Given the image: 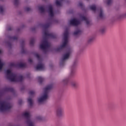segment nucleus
Instances as JSON below:
<instances>
[{"label":"nucleus","instance_id":"16","mask_svg":"<svg viewBox=\"0 0 126 126\" xmlns=\"http://www.w3.org/2000/svg\"><path fill=\"white\" fill-rule=\"evenodd\" d=\"M81 19L82 20L86 21V24L87 25H89V23H90V22L88 20V19H87V18L84 16H81Z\"/></svg>","mask_w":126,"mask_h":126},{"label":"nucleus","instance_id":"17","mask_svg":"<svg viewBox=\"0 0 126 126\" xmlns=\"http://www.w3.org/2000/svg\"><path fill=\"white\" fill-rule=\"evenodd\" d=\"M99 33L101 34V35H104V34L106 33V27H103L99 29Z\"/></svg>","mask_w":126,"mask_h":126},{"label":"nucleus","instance_id":"13","mask_svg":"<svg viewBox=\"0 0 126 126\" xmlns=\"http://www.w3.org/2000/svg\"><path fill=\"white\" fill-rule=\"evenodd\" d=\"M75 66H76V62H74L73 65L71 67V76L74 75V73L75 72Z\"/></svg>","mask_w":126,"mask_h":126},{"label":"nucleus","instance_id":"25","mask_svg":"<svg viewBox=\"0 0 126 126\" xmlns=\"http://www.w3.org/2000/svg\"><path fill=\"white\" fill-rule=\"evenodd\" d=\"M28 102L29 103L30 106H32L33 105V101H32V98H29L28 99Z\"/></svg>","mask_w":126,"mask_h":126},{"label":"nucleus","instance_id":"34","mask_svg":"<svg viewBox=\"0 0 126 126\" xmlns=\"http://www.w3.org/2000/svg\"><path fill=\"white\" fill-rule=\"evenodd\" d=\"M35 57L36 58H37V59H38V60H40V55H39V54H35Z\"/></svg>","mask_w":126,"mask_h":126},{"label":"nucleus","instance_id":"35","mask_svg":"<svg viewBox=\"0 0 126 126\" xmlns=\"http://www.w3.org/2000/svg\"><path fill=\"white\" fill-rule=\"evenodd\" d=\"M14 4L15 5H17L18 4V0H15Z\"/></svg>","mask_w":126,"mask_h":126},{"label":"nucleus","instance_id":"1","mask_svg":"<svg viewBox=\"0 0 126 126\" xmlns=\"http://www.w3.org/2000/svg\"><path fill=\"white\" fill-rule=\"evenodd\" d=\"M7 78L12 82H22L23 81V76L17 75L11 72V70L8 69L6 71Z\"/></svg>","mask_w":126,"mask_h":126},{"label":"nucleus","instance_id":"4","mask_svg":"<svg viewBox=\"0 0 126 126\" xmlns=\"http://www.w3.org/2000/svg\"><path fill=\"white\" fill-rule=\"evenodd\" d=\"M44 28L43 30V33L45 36V37H48V38H51V39H55L57 38V35L54 33H49V32L48 31V29L50 27V23H47L45 24L43 26Z\"/></svg>","mask_w":126,"mask_h":126},{"label":"nucleus","instance_id":"30","mask_svg":"<svg viewBox=\"0 0 126 126\" xmlns=\"http://www.w3.org/2000/svg\"><path fill=\"white\" fill-rule=\"evenodd\" d=\"M90 9L91 10L95 11V5H93L90 6Z\"/></svg>","mask_w":126,"mask_h":126},{"label":"nucleus","instance_id":"33","mask_svg":"<svg viewBox=\"0 0 126 126\" xmlns=\"http://www.w3.org/2000/svg\"><path fill=\"white\" fill-rule=\"evenodd\" d=\"M10 66H14V67H16L17 66V65H16V63H11L10 64Z\"/></svg>","mask_w":126,"mask_h":126},{"label":"nucleus","instance_id":"26","mask_svg":"<svg viewBox=\"0 0 126 126\" xmlns=\"http://www.w3.org/2000/svg\"><path fill=\"white\" fill-rule=\"evenodd\" d=\"M113 1V0H106L105 1H104V2L107 4V5H110V4H111V3H112Z\"/></svg>","mask_w":126,"mask_h":126},{"label":"nucleus","instance_id":"5","mask_svg":"<svg viewBox=\"0 0 126 126\" xmlns=\"http://www.w3.org/2000/svg\"><path fill=\"white\" fill-rule=\"evenodd\" d=\"M11 109V104L5 101H0V111L4 112Z\"/></svg>","mask_w":126,"mask_h":126},{"label":"nucleus","instance_id":"8","mask_svg":"<svg viewBox=\"0 0 126 126\" xmlns=\"http://www.w3.org/2000/svg\"><path fill=\"white\" fill-rule=\"evenodd\" d=\"M70 55V49H69L67 53L63 55V58L60 61V66H63V65H64V63H65V61L68 60V58H69V56Z\"/></svg>","mask_w":126,"mask_h":126},{"label":"nucleus","instance_id":"39","mask_svg":"<svg viewBox=\"0 0 126 126\" xmlns=\"http://www.w3.org/2000/svg\"><path fill=\"white\" fill-rule=\"evenodd\" d=\"M28 62L29 63H32L33 61L32 60V59H30L28 60Z\"/></svg>","mask_w":126,"mask_h":126},{"label":"nucleus","instance_id":"11","mask_svg":"<svg viewBox=\"0 0 126 126\" xmlns=\"http://www.w3.org/2000/svg\"><path fill=\"white\" fill-rule=\"evenodd\" d=\"M70 25H73V26H77L80 24V21L76 19H73L70 20Z\"/></svg>","mask_w":126,"mask_h":126},{"label":"nucleus","instance_id":"18","mask_svg":"<svg viewBox=\"0 0 126 126\" xmlns=\"http://www.w3.org/2000/svg\"><path fill=\"white\" fill-rule=\"evenodd\" d=\"M17 66L19 67H21L22 68H23L24 67H26L27 66V64L25 63H20L19 64H17Z\"/></svg>","mask_w":126,"mask_h":126},{"label":"nucleus","instance_id":"22","mask_svg":"<svg viewBox=\"0 0 126 126\" xmlns=\"http://www.w3.org/2000/svg\"><path fill=\"white\" fill-rule=\"evenodd\" d=\"M39 83L41 84L43 81H44V78L39 76L37 77Z\"/></svg>","mask_w":126,"mask_h":126},{"label":"nucleus","instance_id":"9","mask_svg":"<svg viewBox=\"0 0 126 126\" xmlns=\"http://www.w3.org/2000/svg\"><path fill=\"white\" fill-rule=\"evenodd\" d=\"M23 116L27 119V123L29 125V126H34L33 122L30 120V114L29 113L25 112L23 114Z\"/></svg>","mask_w":126,"mask_h":126},{"label":"nucleus","instance_id":"41","mask_svg":"<svg viewBox=\"0 0 126 126\" xmlns=\"http://www.w3.org/2000/svg\"><path fill=\"white\" fill-rule=\"evenodd\" d=\"M12 28L11 27H9L7 29L8 31H11Z\"/></svg>","mask_w":126,"mask_h":126},{"label":"nucleus","instance_id":"38","mask_svg":"<svg viewBox=\"0 0 126 126\" xmlns=\"http://www.w3.org/2000/svg\"><path fill=\"white\" fill-rule=\"evenodd\" d=\"M79 6H80V7H82L83 6V3H82V2H80L79 3Z\"/></svg>","mask_w":126,"mask_h":126},{"label":"nucleus","instance_id":"28","mask_svg":"<svg viewBox=\"0 0 126 126\" xmlns=\"http://www.w3.org/2000/svg\"><path fill=\"white\" fill-rule=\"evenodd\" d=\"M34 43H35V39L32 38L30 42L31 46H33V45H34Z\"/></svg>","mask_w":126,"mask_h":126},{"label":"nucleus","instance_id":"42","mask_svg":"<svg viewBox=\"0 0 126 126\" xmlns=\"http://www.w3.org/2000/svg\"><path fill=\"white\" fill-rule=\"evenodd\" d=\"M93 41V38H91L89 40V43H90L91 42H92Z\"/></svg>","mask_w":126,"mask_h":126},{"label":"nucleus","instance_id":"7","mask_svg":"<svg viewBox=\"0 0 126 126\" xmlns=\"http://www.w3.org/2000/svg\"><path fill=\"white\" fill-rule=\"evenodd\" d=\"M50 47H51V43L48 41V39H47L46 37H44L42 44L40 45V49L43 50V51H46V50L49 49Z\"/></svg>","mask_w":126,"mask_h":126},{"label":"nucleus","instance_id":"29","mask_svg":"<svg viewBox=\"0 0 126 126\" xmlns=\"http://www.w3.org/2000/svg\"><path fill=\"white\" fill-rule=\"evenodd\" d=\"M10 39L11 40H17V39H18V37H17V36H12L10 37Z\"/></svg>","mask_w":126,"mask_h":126},{"label":"nucleus","instance_id":"20","mask_svg":"<svg viewBox=\"0 0 126 126\" xmlns=\"http://www.w3.org/2000/svg\"><path fill=\"white\" fill-rule=\"evenodd\" d=\"M5 91L7 92H14V89L12 88H6L5 89Z\"/></svg>","mask_w":126,"mask_h":126},{"label":"nucleus","instance_id":"43","mask_svg":"<svg viewBox=\"0 0 126 126\" xmlns=\"http://www.w3.org/2000/svg\"><path fill=\"white\" fill-rule=\"evenodd\" d=\"M38 120H42V117H38L37 118Z\"/></svg>","mask_w":126,"mask_h":126},{"label":"nucleus","instance_id":"12","mask_svg":"<svg viewBox=\"0 0 126 126\" xmlns=\"http://www.w3.org/2000/svg\"><path fill=\"white\" fill-rule=\"evenodd\" d=\"M48 13L49 14V16L51 17H53L54 16V11H53V6L51 4L48 6Z\"/></svg>","mask_w":126,"mask_h":126},{"label":"nucleus","instance_id":"3","mask_svg":"<svg viewBox=\"0 0 126 126\" xmlns=\"http://www.w3.org/2000/svg\"><path fill=\"white\" fill-rule=\"evenodd\" d=\"M63 36L64 41L63 44L60 47L56 49V52H61V51H63V48H65V46L66 45H67V42L68 40V30L66 29L64 31Z\"/></svg>","mask_w":126,"mask_h":126},{"label":"nucleus","instance_id":"27","mask_svg":"<svg viewBox=\"0 0 126 126\" xmlns=\"http://www.w3.org/2000/svg\"><path fill=\"white\" fill-rule=\"evenodd\" d=\"M29 94L31 96H34L35 92L34 91H31L29 92Z\"/></svg>","mask_w":126,"mask_h":126},{"label":"nucleus","instance_id":"6","mask_svg":"<svg viewBox=\"0 0 126 126\" xmlns=\"http://www.w3.org/2000/svg\"><path fill=\"white\" fill-rule=\"evenodd\" d=\"M95 13H97V19H101V20H104V19H106V16L105 15V13H104V11L102 8H97V7H95Z\"/></svg>","mask_w":126,"mask_h":126},{"label":"nucleus","instance_id":"23","mask_svg":"<svg viewBox=\"0 0 126 126\" xmlns=\"http://www.w3.org/2000/svg\"><path fill=\"white\" fill-rule=\"evenodd\" d=\"M81 33H82L81 31H80V30H78L77 31H76L75 32H74L73 34L74 35H80Z\"/></svg>","mask_w":126,"mask_h":126},{"label":"nucleus","instance_id":"31","mask_svg":"<svg viewBox=\"0 0 126 126\" xmlns=\"http://www.w3.org/2000/svg\"><path fill=\"white\" fill-rule=\"evenodd\" d=\"M63 83H65V84H67V83H68V82H69V81L68 80V79H65L64 80H63Z\"/></svg>","mask_w":126,"mask_h":126},{"label":"nucleus","instance_id":"10","mask_svg":"<svg viewBox=\"0 0 126 126\" xmlns=\"http://www.w3.org/2000/svg\"><path fill=\"white\" fill-rule=\"evenodd\" d=\"M56 114L58 117H62V116H63V114H64L63 108L62 107H58L56 111Z\"/></svg>","mask_w":126,"mask_h":126},{"label":"nucleus","instance_id":"24","mask_svg":"<svg viewBox=\"0 0 126 126\" xmlns=\"http://www.w3.org/2000/svg\"><path fill=\"white\" fill-rule=\"evenodd\" d=\"M38 9L41 13H43V12L45 11V8L43 6H39L38 7Z\"/></svg>","mask_w":126,"mask_h":126},{"label":"nucleus","instance_id":"32","mask_svg":"<svg viewBox=\"0 0 126 126\" xmlns=\"http://www.w3.org/2000/svg\"><path fill=\"white\" fill-rule=\"evenodd\" d=\"M3 12V7L2 6H0V13H2Z\"/></svg>","mask_w":126,"mask_h":126},{"label":"nucleus","instance_id":"37","mask_svg":"<svg viewBox=\"0 0 126 126\" xmlns=\"http://www.w3.org/2000/svg\"><path fill=\"white\" fill-rule=\"evenodd\" d=\"M26 11H30V10H31V8H30V7H27L26 8Z\"/></svg>","mask_w":126,"mask_h":126},{"label":"nucleus","instance_id":"36","mask_svg":"<svg viewBox=\"0 0 126 126\" xmlns=\"http://www.w3.org/2000/svg\"><path fill=\"white\" fill-rule=\"evenodd\" d=\"M120 16H121V17H126V13L121 15Z\"/></svg>","mask_w":126,"mask_h":126},{"label":"nucleus","instance_id":"44","mask_svg":"<svg viewBox=\"0 0 126 126\" xmlns=\"http://www.w3.org/2000/svg\"><path fill=\"white\" fill-rule=\"evenodd\" d=\"M0 54H1V51L0 50Z\"/></svg>","mask_w":126,"mask_h":126},{"label":"nucleus","instance_id":"15","mask_svg":"<svg viewBox=\"0 0 126 126\" xmlns=\"http://www.w3.org/2000/svg\"><path fill=\"white\" fill-rule=\"evenodd\" d=\"M25 44V41H24V40H22L21 42V47H22V50H21L22 54H25V53H26L25 49H24Z\"/></svg>","mask_w":126,"mask_h":126},{"label":"nucleus","instance_id":"19","mask_svg":"<svg viewBox=\"0 0 126 126\" xmlns=\"http://www.w3.org/2000/svg\"><path fill=\"white\" fill-rule=\"evenodd\" d=\"M63 0H60L59 1V0H56V4L58 6H62V4L63 3Z\"/></svg>","mask_w":126,"mask_h":126},{"label":"nucleus","instance_id":"40","mask_svg":"<svg viewBox=\"0 0 126 126\" xmlns=\"http://www.w3.org/2000/svg\"><path fill=\"white\" fill-rule=\"evenodd\" d=\"M22 102H23V101H22V99H21V100H20L19 101V104L20 105H21V104H22Z\"/></svg>","mask_w":126,"mask_h":126},{"label":"nucleus","instance_id":"2","mask_svg":"<svg viewBox=\"0 0 126 126\" xmlns=\"http://www.w3.org/2000/svg\"><path fill=\"white\" fill-rule=\"evenodd\" d=\"M53 88V84H50L44 88V92L43 95L38 99V103H43L48 99V93L49 90H51Z\"/></svg>","mask_w":126,"mask_h":126},{"label":"nucleus","instance_id":"21","mask_svg":"<svg viewBox=\"0 0 126 126\" xmlns=\"http://www.w3.org/2000/svg\"><path fill=\"white\" fill-rule=\"evenodd\" d=\"M71 86H72V87H74V88H76V87L78 86V85L75 82H71Z\"/></svg>","mask_w":126,"mask_h":126},{"label":"nucleus","instance_id":"14","mask_svg":"<svg viewBox=\"0 0 126 126\" xmlns=\"http://www.w3.org/2000/svg\"><path fill=\"white\" fill-rule=\"evenodd\" d=\"M35 69L36 70H44V69H45V66L44 64L40 63L36 66Z\"/></svg>","mask_w":126,"mask_h":126}]
</instances>
